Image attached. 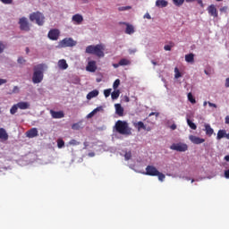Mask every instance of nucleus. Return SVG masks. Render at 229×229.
Returning a JSON list of instances; mask_svg holds the SVG:
<instances>
[{
	"mask_svg": "<svg viewBox=\"0 0 229 229\" xmlns=\"http://www.w3.org/2000/svg\"><path fill=\"white\" fill-rule=\"evenodd\" d=\"M208 13H209V15H211V17H217V9L216 8V5L211 4L208 7Z\"/></svg>",
	"mask_w": 229,
	"mask_h": 229,
	"instance_id": "2eb2a0df",
	"label": "nucleus"
},
{
	"mask_svg": "<svg viewBox=\"0 0 229 229\" xmlns=\"http://www.w3.org/2000/svg\"><path fill=\"white\" fill-rule=\"evenodd\" d=\"M44 67L45 64H38L34 66V73L32 76L33 83H40L44 80Z\"/></svg>",
	"mask_w": 229,
	"mask_h": 229,
	"instance_id": "7ed1b4c3",
	"label": "nucleus"
},
{
	"mask_svg": "<svg viewBox=\"0 0 229 229\" xmlns=\"http://www.w3.org/2000/svg\"><path fill=\"white\" fill-rule=\"evenodd\" d=\"M113 67H114V69H117L118 67H121V64H113Z\"/></svg>",
	"mask_w": 229,
	"mask_h": 229,
	"instance_id": "6e6d98bb",
	"label": "nucleus"
},
{
	"mask_svg": "<svg viewBox=\"0 0 229 229\" xmlns=\"http://www.w3.org/2000/svg\"><path fill=\"white\" fill-rule=\"evenodd\" d=\"M2 3L4 4H12V3H13V0H3Z\"/></svg>",
	"mask_w": 229,
	"mask_h": 229,
	"instance_id": "c03bdc74",
	"label": "nucleus"
},
{
	"mask_svg": "<svg viewBox=\"0 0 229 229\" xmlns=\"http://www.w3.org/2000/svg\"><path fill=\"white\" fill-rule=\"evenodd\" d=\"M17 110H19V106H17V104L13 105L10 109V114L12 115H15V114H17Z\"/></svg>",
	"mask_w": 229,
	"mask_h": 229,
	"instance_id": "c85d7f7f",
	"label": "nucleus"
},
{
	"mask_svg": "<svg viewBox=\"0 0 229 229\" xmlns=\"http://www.w3.org/2000/svg\"><path fill=\"white\" fill-rule=\"evenodd\" d=\"M193 1H196V0H186V3H193Z\"/></svg>",
	"mask_w": 229,
	"mask_h": 229,
	"instance_id": "69168bd1",
	"label": "nucleus"
},
{
	"mask_svg": "<svg viewBox=\"0 0 229 229\" xmlns=\"http://www.w3.org/2000/svg\"><path fill=\"white\" fill-rule=\"evenodd\" d=\"M173 2L175 6H182L185 3V0H173Z\"/></svg>",
	"mask_w": 229,
	"mask_h": 229,
	"instance_id": "e433bc0d",
	"label": "nucleus"
},
{
	"mask_svg": "<svg viewBox=\"0 0 229 229\" xmlns=\"http://www.w3.org/2000/svg\"><path fill=\"white\" fill-rule=\"evenodd\" d=\"M77 42L72 39V38H66L61 40L60 46L61 47H74L76 46Z\"/></svg>",
	"mask_w": 229,
	"mask_h": 229,
	"instance_id": "423d86ee",
	"label": "nucleus"
},
{
	"mask_svg": "<svg viewBox=\"0 0 229 229\" xmlns=\"http://www.w3.org/2000/svg\"><path fill=\"white\" fill-rule=\"evenodd\" d=\"M8 139H9V136H8V132H6V130L4 128L0 127V141L4 142L8 140Z\"/></svg>",
	"mask_w": 229,
	"mask_h": 229,
	"instance_id": "4468645a",
	"label": "nucleus"
},
{
	"mask_svg": "<svg viewBox=\"0 0 229 229\" xmlns=\"http://www.w3.org/2000/svg\"><path fill=\"white\" fill-rule=\"evenodd\" d=\"M188 100L190 101V103H191L192 105L196 104V98H194V97L192 96V93H188Z\"/></svg>",
	"mask_w": 229,
	"mask_h": 229,
	"instance_id": "72a5a7b5",
	"label": "nucleus"
},
{
	"mask_svg": "<svg viewBox=\"0 0 229 229\" xmlns=\"http://www.w3.org/2000/svg\"><path fill=\"white\" fill-rule=\"evenodd\" d=\"M65 146V141H64V140L62 139H58L57 140V148H59V149H62V148H64Z\"/></svg>",
	"mask_w": 229,
	"mask_h": 229,
	"instance_id": "473e14b6",
	"label": "nucleus"
},
{
	"mask_svg": "<svg viewBox=\"0 0 229 229\" xmlns=\"http://www.w3.org/2000/svg\"><path fill=\"white\" fill-rule=\"evenodd\" d=\"M226 137V130H219L216 135V140H221Z\"/></svg>",
	"mask_w": 229,
	"mask_h": 229,
	"instance_id": "5701e85b",
	"label": "nucleus"
},
{
	"mask_svg": "<svg viewBox=\"0 0 229 229\" xmlns=\"http://www.w3.org/2000/svg\"><path fill=\"white\" fill-rule=\"evenodd\" d=\"M111 94H112V89H107L104 90L105 98H109Z\"/></svg>",
	"mask_w": 229,
	"mask_h": 229,
	"instance_id": "58836bf2",
	"label": "nucleus"
},
{
	"mask_svg": "<svg viewBox=\"0 0 229 229\" xmlns=\"http://www.w3.org/2000/svg\"><path fill=\"white\" fill-rule=\"evenodd\" d=\"M20 30L21 31H30V22L28 21V18L22 17L19 21Z\"/></svg>",
	"mask_w": 229,
	"mask_h": 229,
	"instance_id": "0eeeda50",
	"label": "nucleus"
},
{
	"mask_svg": "<svg viewBox=\"0 0 229 229\" xmlns=\"http://www.w3.org/2000/svg\"><path fill=\"white\" fill-rule=\"evenodd\" d=\"M165 51H171V46L166 45L164 47Z\"/></svg>",
	"mask_w": 229,
	"mask_h": 229,
	"instance_id": "09e8293b",
	"label": "nucleus"
},
{
	"mask_svg": "<svg viewBox=\"0 0 229 229\" xmlns=\"http://www.w3.org/2000/svg\"><path fill=\"white\" fill-rule=\"evenodd\" d=\"M44 14L40 12L33 13L30 15V20L33 22L34 21H36V24L38 26H43L44 25Z\"/></svg>",
	"mask_w": 229,
	"mask_h": 229,
	"instance_id": "20e7f679",
	"label": "nucleus"
},
{
	"mask_svg": "<svg viewBox=\"0 0 229 229\" xmlns=\"http://www.w3.org/2000/svg\"><path fill=\"white\" fill-rule=\"evenodd\" d=\"M120 94H121V92L119 91V89L113 91L111 93L112 99H117L119 98Z\"/></svg>",
	"mask_w": 229,
	"mask_h": 229,
	"instance_id": "7c9ffc66",
	"label": "nucleus"
},
{
	"mask_svg": "<svg viewBox=\"0 0 229 229\" xmlns=\"http://www.w3.org/2000/svg\"><path fill=\"white\" fill-rule=\"evenodd\" d=\"M126 10H131V6L127 5V6H122L118 8V12H126Z\"/></svg>",
	"mask_w": 229,
	"mask_h": 229,
	"instance_id": "4c0bfd02",
	"label": "nucleus"
},
{
	"mask_svg": "<svg viewBox=\"0 0 229 229\" xmlns=\"http://www.w3.org/2000/svg\"><path fill=\"white\" fill-rule=\"evenodd\" d=\"M198 3L200 4L201 8H203V1L202 0H198Z\"/></svg>",
	"mask_w": 229,
	"mask_h": 229,
	"instance_id": "052dcab7",
	"label": "nucleus"
},
{
	"mask_svg": "<svg viewBox=\"0 0 229 229\" xmlns=\"http://www.w3.org/2000/svg\"><path fill=\"white\" fill-rule=\"evenodd\" d=\"M134 126L137 128L138 131H140L141 130H146V125L143 122H138L134 123Z\"/></svg>",
	"mask_w": 229,
	"mask_h": 229,
	"instance_id": "a878e982",
	"label": "nucleus"
},
{
	"mask_svg": "<svg viewBox=\"0 0 229 229\" xmlns=\"http://www.w3.org/2000/svg\"><path fill=\"white\" fill-rule=\"evenodd\" d=\"M4 49H6V45L3 41H0V55L4 52Z\"/></svg>",
	"mask_w": 229,
	"mask_h": 229,
	"instance_id": "ea45409f",
	"label": "nucleus"
},
{
	"mask_svg": "<svg viewBox=\"0 0 229 229\" xmlns=\"http://www.w3.org/2000/svg\"><path fill=\"white\" fill-rule=\"evenodd\" d=\"M189 139H190L191 142H192V144H203V142H205V139L199 138L195 135H190Z\"/></svg>",
	"mask_w": 229,
	"mask_h": 229,
	"instance_id": "ddd939ff",
	"label": "nucleus"
},
{
	"mask_svg": "<svg viewBox=\"0 0 229 229\" xmlns=\"http://www.w3.org/2000/svg\"><path fill=\"white\" fill-rule=\"evenodd\" d=\"M70 144L71 146H80V142L76 140H71Z\"/></svg>",
	"mask_w": 229,
	"mask_h": 229,
	"instance_id": "79ce46f5",
	"label": "nucleus"
},
{
	"mask_svg": "<svg viewBox=\"0 0 229 229\" xmlns=\"http://www.w3.org/2000/svg\"><path fill=\"white\" fill-rule=\"evenodd\" d=\"M152 115H157L158 116V113H155V112H152L148 114L149 117H151Z\"/></svg>",
	"mask_w": 229,
	"mask_h": 229,
	"instance_id": "4d7b16f0",
	"label": "nucleus"
},
{
	"mask_svg": "<svg viewBox=\"0 0 229 229\" xmlns=\"http://www.w3.org/2000/svg\"><path fill=\"white\" fill-rule=\"evenodd\" d=\"M98 96H99V90L98 89H94L92 91H90L88 95H87V99L90 100L94 98H98Z\"/></svg>",
	"mask_w": 229,
	"mask_h": 229,
	"instance_id": "4be33fe9",
	"label": "nucleus"
},
{
	"mask_svg": "<svg viewBox=\"0 0 229 229\" xmlns=\"http://www.w3.org/2000/svg\"><path fill=\"white\" fill-rule=\"evenodd\" d=\"M185 61L188 64H194V54H188L185 55Z\"/></svg>",
	"mask_w": 229,
	"mask_h": 229,
	"instance_id": "bb28decb",
	"label": "nucleus"
},
{
	"mask_svg": "<svg viewBox=\"0 0 229 229\" xmlns=\"http://www.w3.org/2000/svg\"><path fill=\"white\" fill-rule=\"evenodd\" d=\"M72 21L74 24H81V22H83V16L81 14H74Z\"/></svg>",
	"mask_w": 229,
	"mask_h": 229,
	"instance_id": "6ab92c4d",
	"label": "nucleus"
},
{
	"mask_svg": "<svg viewBox=\"0 0 229 229\" xmlns=\"http://www.w3.org/2000/svg\"><path fill=\"white\" fill-rule=\"evenodd\" d=\"M151 64H153L154 65H157V62L155 61H151Z\"/></svg>",
	"mask_w": 229,
	"mask_h": 229,
	"instance_id": "338daca9",
	"label": "nucleus"
},
{
	"mask_svg": "<svg viewBox=\"0 0 229 229\" xmlns=\"http://www.w3.org/2000/svg\"><path fill=\"white\" fill-rule=\"evenodd\" d=\"M16 105L20 110H29V108L31 106L30 102H19Z\"/></svg>",
	"mask_w": 229,
	"mask_h": 229,
	"instance_id": "aec40b11",
	"label": "nucleus"
},
{
	"mask_svg": "<svg viewBox=\"0 0 229 229\" xmlns=\"http://www.w3.org/2000/svg\"><path fill=\"white\" fill-rule=\"evenodd\" d=\"M13 94H18V92H19V87H18V86H14V87H13Z\"/></svg>",
	"mask_w": 229,
	"mask_h": 229,
	"instance_id": "a18cd8bd",
	"label": "nucleus"
},
{
	"mask_svg": "<svg viewBox=\"0 0 229 229\" xmlns=\"http://www.w3.org/2000/svg\"><path fill=\"white\" fill-rule=\"evenodd\" d=\"M125 160H131V151L126 152L124 155Z\"/></svg>",
	"mask_w": 229,
	"mask_h": 229,
	"instance_id": "a19ab883",
	"label": "nucleus"
},
{
	"mask_svg": "<svg viewBox=\"0 0 229 229\" xmlns=\"http://www.w3.org/2000/svg\"><path fill=\"white\" fill-rule=\"evenodd\" d=\"M225 162H229V156H225Z\"/></svg>",
	"mask_w": 229,
	"mask_h": 229,
	"instance_id": "e2e57ef3",
	"label": "nucleus"
},
{
	"mask_svg": "<svg viewBox=\"0 0 229 229\" xmlns=\"http://www.w3.org/2000/svg\"><path fill=\"white\" fill-rule=\"evenodd\" d=\"M144 19H151V15L149 14V13H147L145 15H144Z\"/></svg>",
	"mask_w": 229,
	"mask_h": 229,
	"instance_id": "603ef678",
	"label": "nucleus"
},
{
	"mask_svg": "<svg viewBox=\"0 0 229 229\" xmlns=\"http://www.w3.org/2000/svg\"><path fill=\"white\" fill-rule=\"evenodd\" d=\"M47 37L50 40H57L60 38V30L58 29H52L48 31Z\"/></svg>",
	"mask_w": 229,
	"mask_h": 229,
	"instance_id": "1a4fd4ad",
	"label": "nucleus"
},
{
	"mask_svg": "<svg viewBox=\"0 0 229 229\" xmlns=\"http://www.w3.org/2000/svg\"><path fill=\"white\" fill-rule=\"evenodd\" d=\"M96 115V113L93 111L88 114V117H94Z\"/></svg>",
	"mask_w": 229,
	"mask_h": 229,
	"instance_id": "864d4df0",
	"label": "nucleus"
},
{
	"mask_svg": "<svg viewBox=\"0 0 229 229\" xmlns=\"http://www.w3.org/2000/svg\"><path fill=\"white\" fill-rule=\"evenodd\" d=\"M58 67L59 69L65 71V69L69 67V64H67V61H65V59H61L58 61Z\"/></svg>",
	"mask_w": 229,
	"mask_h": 229,
	"instance_id": "412c9836",
	"label": "nucleus"
},
{
	"mask_svg": "<svg viewBox=\"0 0 229 229\" xmlns=\"http://www.w3.org/2000/svg\"><path fill=\"white\" fill-rule=\"evenodd\" d=\"M208 105H209V106H213V108H217V105L211 103V102H208Z\"/></svg>",
	"mask_w": 229,
	"mask_h": 229,
	"instance_id": "8fccbe9b",
	"label": "nucleus"
},
{
	"mask_svg": "<svg viewBox=\"0 0 229 229\" xmlns=\"http://www.w3.org/2000/svg\"><path fill=\"white\" fill-rule=\"evenodd\" d=\"M119 85H121V80L116 79L113 84V89L115 90L119 88Z\"/></svg>",
	"mask_w": 229,
	"mask_h": 229,
	"instance_id": "f704fd0d",
	"label": "nucleus"
},
{
	"mask_svg": "<svg viewBox=\"0 0 229 229\" xmlns=\"http://www.w3.org/2000/svg\"><path fill=\"white\" fill-rule=\"evenodd\" d=\"M28 139H35V137H38V130L37 128H31L25 133Z\"/></svg>",
	"mask_w": 229,
	"mask_h": 229,
	"instance_id": "9b49d317",
	"label": "nucleus"
},
{
	"mask_svg": "<svg viewBox=\"0 0 229 229\" xmlns=\"http://www.w3.org/2000/svg\"><path fill=\"white\" fill-rule=\"evenodd\" d=\"M26 53H30V48L26 47Z\"/></svg>",
	"mask_w": 229,
	"mask_h": 229,
	"instance_id": "774afa93",
	"label": "nucleus"
},
{
	"mask_svg": "<svg viewBox=\"0 0 229 229\" xmlns=\"http://www.w3.org/2000/svg\"><path fill=\"white\" fill-rule=\"evenodd\" d=\"M204 127V131H206V135H208V137H212V135H214V129H212L210 124L205 123Z\"/></svg>",
	"mask_w": 229,
	"mask_h": 229,
	"instance_id": "f3484780",
	"label": "nucleus"
},
{
	"mask_svg": "<svg viewBox=\"0 0 229 229\" xmlns=\"http://www.w3.org/2000/svg\"><path fill=\"white\" fill-rule=\"evenodd\" d=\"M225 87H226V89L229 88V78H227V79L225 80Z\"/></svg>",
	"mask_w": 229,
	"mask_h": 229,
	"instance_id": "5fc2aeb1",
	"label": "nucleus"
},
{
	"mask_svg": "<svg viewBox=\"0 0 229 229\" xmlns=\"http://www.w3.org/2000/svg\"><path fill=\"white\" fill-rule=\"evenodd\" d=\"M131 61H130V59L123 58L119 61V65L121 67H123L124 65H131Z\"/></svg>",
	"mask_w": 229,
	"mask_h": 229,
	"instance_id": "393cba45",
	"label": "nucleus"
},
{
	"mask_svg": "<svg viewBox=\"0 0 229 229\" xmlns=\"http://www.w3.org/2000/svg\"><path fill=\"white\" fill-rule=\"evenodd\" d=\"M225 124H229V115L225 116Z\"/></svg>",
	"mask_w": 229,
	"mask_h": 229,
	"instance_id": "bf43d9fd",
	"label": "nucleus"
},
{
	"mask_svg": "<svg viewBox=\"0 0 229 229\" xmlns=\"http://www.w3.org/2000/svg\"><path fill=\"white\" fill-rule=\"evenodd\" d=\"M18 64H20L21 65L26 64V61L24 60L23 57H19L17 60Z\"/></svg>",
	"mask_w": 229,
	"mask_h": 229,
	"instance_id": "37998d69",
	"label": "nucleus"
},
{
	"mask_svg": "<svg viewBox=\"0 0 229 229\" xmlns=\"http://www.w3.org/2000/svg\"><path fill=\"white\" fill-rule=\"evenodd\" d=\"M100 110H103V107L98 106V107L95 108V109L93 110V112H94L95 114H98V112H100Z\"/></svg>",
	"mask_w": 229,
	"mask_h": 229,
	"instance_id": "49530a36",
	"label": "nucleus"
},
{
	"mask_svg": "<svg viewBox=\"0 0 229 229\" xmlns=\"http://www.w3.org/2000/svg\"><path fill=\"white\" fill-rule=\"evenodd\" d=\"M156 6H157V8H165V6H167V1L157 0Z\"/></svg>",
	"mask_w": 229,
	"mask_h": 229,
	"instance_id": "b1692460",
	"label": "nucleus"
},
{
	"mask_svg": "<svg viewBox=\"0 0 229 229\" xmlns=\"http://www.w3.org/2000/svg\"><path fill=\"white\" fill-rule=\"evenodd\" d=\"M144 174L147 176H157L158 174V169L151 165H147Z\"/></svg>",
	"mask_w": 229,
	"mask_h": 229,
	"instance_id": "6e6552de",
	"label": "nucleus"
},
{
	"mask_svg": "<svg viewBox=\"0 0 229 229\" xmlns=\"http://www.w3.org/2000/svg\"><path fill=\"white\" fill-rule=\"evenodd\" d=\"M81 129H83V125H82L81 122L75 123L72 125V130L78 131V130H81Z\"/></svg>",
	"mask_w": 229,
	"mask_h": 229,
	"instance_id": "cd10ccee",
	"label": "nucleus"
},
{
	"mask_svg": "<svg viewBox=\"0 0 229 229\" xmlns=\"http://www.w3.org/2000/svg\"><path fill=\"white\" fill-rule=\"evenodd\" d=\"M170 149H172L173 151H178L179 153H185V151L189 149V145L182 142L173 143L170 146Z\"/></svg>",
	"mask_w": 229,
	"mask_h": 229,
	"instance_id": "39448f33",
	"label": "nucleus"
},
{
	"mask_svg": "<svg viewBox=\"0 0 229 229\" xmlns=\"http://www.w3.org/2000/svg\"><path fill=\"white\" fill-rule=\"evenodd\" d=\"M178 78H182V72H180V70L178 67L174 68V79L178 80Z\"/></svg>",
	"mask_w": 229,
	"mask_h": 229,
	"instance_id": "2f4dec72",
	"label": "nucleus"
},
{
	"mask_svg": "<svg viewBox=\"0 0 229 229\" xmlns=\"http://www.w3.org/2000/svg\"><path fill=\"white\" fill-rule=\"evenodd\" d=\"M225 178L229 179V169L225 171Z\"/></svg>",
	"mask_w": 229,
	"mask_h": 229,
	"instance_id": "3c124183",
	"label": "nucleus"
},
{
	"mask_svg": "<svg viewBox=\"0 0 229 229\" xmlns=\"http://www.w3.org/2000/svg\"><path fill=\"white\" fill-rule=\"evenodd\" d=\"M171 130H176V124L174 123L170 126Z\"/></svg>",
	"mask_w": 229,
	"mask_h": 229,
	"instance_id": "13d9d810",
	"label": "nucleus"
},
{
	"mask_svg": "<svg viewBox=\"0 0 229 229\" xmlns=\"http://www.w3.org/2000/svg\"><path fill=\"white\" fill-rule=\"evenodd\" d=\"M50 115L53 119H64L65 117L64 111H55L53 109L50 110Z\"/></svg>",
	"mask_w": 229,
	"mask_h": 229,
	"instance_id": "9d476101",
	"label": "nucleus"
},
{
	"mask_svg": "<svg viewBox=\"0 0 229 229\" xmlns=\"http://www.w3.org/2000/svg\"><path fill=\"white\" fill-rule=\"evenodd\" d=\"M126 26L125 33L127 35H132V33H135V29L133 28V25L127 23V22H123Z\"/></svg>",
	"mask_w": 229,
	"mask_h": 229,
	"instance_id": "dca6fc26",
	"label": "nucleus"
},
{
	"mask_svg": "<svg viewBox=\"0 0 229 229\" xmlns=\"http://www.w3.org/2000/svg\"><path fill=\"white\" fill-rule=\"evenodd\" d=\"M225 139H228V140H229V133L225 132Z\"/></svg>",
	"mask_w": 229,
	"mask_h": 229,
	"instance_id": "0e129e2a",
	"label": "nucleus"
},
{
	"mask_svg": "<svg viewBox=\"0 0 229 229\" xmlns=\"http://www.w3.org/2000/svg\"><path fill=\"white\" fill-rule=\"evenodd\" d=\"M8 81L5 79H0V85H4V83H7Z\"/></svg>",
	"mask_w": 229,
	"mask_h": 229,
	"instance_id": "de8ad7c7",
	"label": "nucleus"
},
{
	"mask_svg": "<svg viewBox=\"0 0 229 229\" xmlns=\"http://www.w3.org/2000/svg\"><path fill=\"white\" fill-rule=\"evenodd\" d=\"M156 176L158 177L159 182H164V180H165V174L160 173V171H158V174H157Z\"/></svg>",
	"mask_w": 229,
	"mask_h": 229,
	"instance_id": "c9c22d12",
	"label": "nucleus"
},
{
	"mask_svg": "<svg viewBox=\"0 0 229 229\" xmlns=\"http://www.w3.org/2000/svg\"><path fill=\"white\" fill-rule=\"evenodd\" d=\"M86 53L88 55H95V56H98V58H104L105 57V46L102 44L98 45H89L86 47Z\"/></svg>",
	"mask_w": 229,
	"mask_h": 229,
	"instance_id": "f257e3e1",
	"label": "nucleus"
},
{
	"mask_svg": "<svg viewBox=\"0 0 229 229\" xmlns=\"http://www.w3.org/2000/svg\"><path fill=\"white\" fill-rule=\"evenodd\" d=\"M124 100H125V103H130V98L125 97V98H124Z\"/></svg>",
	"mask_w": 229,
	"mask_h": 229,
	"instance_id": "680f3d73",
	"label": "nucleus"
},
{
	"mask_svg": "<svg viewBox=\"0 0 229 229\" xmlns=\"http://www.w3.org/2000/svg\"><path fill=\"white\" fill-rule=\"evenodd\" d=\"M187 124H188V126H190V128L191 130H196L198 128L196 123H194L192 121H191V119H187Z\"/></svg>",
	"mask_w": 229,
	"mask_h": 229,
	"instance_id": "c756f323",
	"label": "nucleus"
},
{
	"mask_svg": "<svg viewBox=\"0 0 229 229\" xmlns=\"http://www.w3.org/2000/svg\"><path fill=\"white\" fill-rule=\"evenodd\" d=\"M86 71L89 72H96L98 71V66L96 65V61H89L86 66Z\"/></svg>",
	"mask_w": 229,
	"mask_h": 229,
	"instance_id": "f8f14e48",
	"label": "nucleus"
},
{
	"mask_svg": "<svg viewBox=\"0 0 229 229\" xmlns=\"http://www.w3.org/2000/svg\"><path fill=\"white\" fill-rule=\"evenodd\" d=\"M114 128L120 135H131V128L126 121L118 120L114 124Z\"/></svg>",
	"mask_w": 229,
	"mask_h": 229,
	"instance_id": "f03ea898",
	"label": "nucleus"
},
{
	"mask_svg": "<svg viewBox=\"0 0 229 229\" xmlns=\"http://www.w3.org/2000/svg\"><path fill=\"white\" fill-rule=\"evenodd\" d=\"M116 114L120 117H123L124 115V108L121 106V104H115L114 105Z\"/></svg>",
	"mask_w": 229,
	"mask_h": 229,
	"instance_id": "a211bd4d",
	"label": "nucleus"
}]
</instances>
